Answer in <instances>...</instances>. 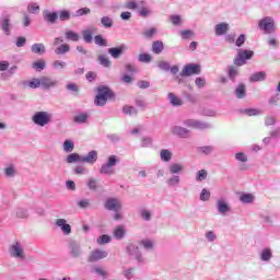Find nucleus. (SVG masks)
Returning a JSON list of instances; mask_svg holds the SVG:
<instances>
[{"label":"nucleus","mask_w":280,"mask_h":280,"mask_svg":"<svg viewBox=\"0 0 280 280\" xmlns=\"http://www.w3.org/2000/svg\"><path fill=\"white\" fill-rule=\"evenodd\" d=\"M113 18L106 15V16H103L101 19V25H103V27H105V30H110V27H113Z\"/></svg>","instance_id":"40"},{"label":"nucleus","mask_w":280,"mask_h":280,"mask_svg":"<svg viewBox=\"0 0 280 280\" xmlns=\"http://www.w3.org/2000/svg\"><path fill=\"white\" fill-rule=\"evenodd\" d=\"M86 14H91V9L81 8L79 10H77L72 16H86Z\"/></svg>","instance_id":"53"},{"label":"nucleus","mask_w":280,"mask_h":280,"mask_svg":"<svg viewBox=\"0 0 280 280\" xmlns=\"http://www.w3.org/2000/svg\"><path fill=\"white\" fill-rule=\"evenodd\" d=\"M91 272L92 275H96V277H100V279L102 280H106L108 279V277H110V273L105 270L104 267L100 266V265H95L91 268Z\"/></svg>","instance_id":"15"},{"label":"nucleus","mask_w":280,"mask_h":280,"mask_svg":"<svg viewBox=\"0 0 280 280\" xmlns=\"http://www.w3.org/2000/svg\"><path fill=\"white\" fill-rule=\"evenodd\" d=\"M94 43L95 45H98V47H108V40H106L102 35L94 36Z\"/></svg>","instance_id":"42"},{"label":"nucleus","mask_w":280,"mask_h":280,"mask_svg":"<svg viewBox=\"0 0 280 280\" xmlns=\"http://www.w3.org/2000/svg\"><path fill=\"white\" fill-rule=\"evenodd\" d=\"M0 25L5 36H10L12 34V24H10V15H2L0 19Z\"/></svg>","instance_id":"16"},{"label":"nucleus","mask_w":280,"mask_h":280,"mask_svg":"<svg viewBox=\"0 0 280 280\" xmlns=\"http://www.w3.org/2000/svg\"><path fill=\"white\" fill-rule=\"evenodd\" d=\"M180 36L184 40H187V38H191V36H194V31H190V30L180 31Z\"/></svg>","instance_id":"62"},{"label":"nucleus","mask_w":280,"mask_h":280,"mask_svg":"<svg viewBox=\"0 0 280 280\" xmlns=\"http://www.w3.org/2000/svg\"><path fill=\"white\" fill-rule=\"evenodd\" d=\"M122 275L125 277V279H133L135 278V268H128V269H124L122 270Z\"/></svg>","instance_id":"52"},{"label":"nucleus","mask_w":280,"mask_h":280,"mask_svg":"<svg viewBox=\"0 0 280 280\" xmlns=\"http://www.w3.org/2000/svg\"><path fill=\"white\" fill-rule=\"evenodd\" d=\"M258 28L264 34H275L277 27L275 26V19L272 16H265L258 22Z\"/></svg>","instance_id":"5"},{"label":"nucleus","mask_w":280,"mask_h":280,"mask_svg":"<svg viewBox=\"0 0 280 280\" xmlns=\"http://www.w3.org/2000/svg\"><path fill=\"white\" fill-rule=\"evenodd\" d=\"M43 16H44V21H46V23H50L51 25H54L56 21H58V12H51L49 10H45L43 12Z\"/></svg>","instance_id":"19"},{"label":"nucleus","mask_w":280,"mask_h":280,"mask_svg":"<svg viewBox=\"0 0 280 280\" xmlns=\"http://www.w3.org/2000/svg\"><path fill=\"white\" fill-rule=\"evenodd\" d=\"M69 51H71V46H69V44H61L55 49L57 56H65V54H69Z\"/></svg>","instance_id":"30"},{"label":"nucleus","mask_w":280,"mask_h":280,"mask_svg":"<svg viewBox=\"0 0 280 280\" xmlns=\"http://www.w3.org/2000/svg\"><path fill=\"white\" fill-rule=\"evenodd\" d=\"M106 257H108V252L96 248L90 253L88 261L89 264H95L97 261H102V259H106Z\"/></svg>","instance_id":"10"},{"label":"nucleus","mask_w":280,"mask_h":280,"mask_svg":"<svg viewBox=\"0 0 280 280\" xmlns=\"http://www.w3.org/2000/svg\"><path fill=\"white\" fill-rule=\"evenodd\" d=\"M31 51L33 54H38V56H43V54H45L46 51L45 44H42V43L33 44L31 46Z\"/></svg>","instance_id":"26"},{"label":"nucleus","mask_w":280,"mask_h":280,"mask_svg":"<svg viewBox=\"0 0 280 280\" xmlns=\"http://www.w3.org/2000/svg\"><path fill=\"white\" fill-rule=\"evenodd\" d=\"M119 163V159L117 155H109L107 159V163L103 164L100 168V174H114L113 167Z\"/></svg>","instance_id":"8"},{"label":"nucleus","mask_w":280,"mask_h":280,"mask_svg":"<svg viewBox=\"0 0 280 280\" xmlns=\"http://www.w3.org/2000/svg\"><path fill=\"white\" fill-rule=\"evenodd\" d=\"M113 234L115 240H124V237H126V226L124 225L116 226Z\"/></svg>","instance_id":"25"},{"label":"nucleus","mask_w":280,"mask_h":280,"mask_svg":"<svg viewBox=\"0 0 280 280\" xmlns=\"http://www.w3.org/2000/svg\"><path fill=\"white\" fill-rule=\"evenodd\" d=\"M167 187H178L180 185V176L173 175L166 180Z\"/></svg>","instance_id":"32"},{"label":"nucleus","mask_w":280,"mask_h":280,"mask_svg":"<svg viewBox=\"0 0 280 280\" xmlns=\"http://www.w3.org/2000/svg\"><path fill=\"white\" fill-rule=\"evenodd\" d=\"M168 170H170V174H173V176H175V174H180V172H183L184 167L182 164L174 163V164L170 165Z\"/></svg>","instance_id":"39"},{"label":"nucleus","mask_w":280,"mask_h":280,"mask_svg":"<svg viewBox=\"0 0 280 280\" xmlns=\"http://www.w3.org/2000/svg\"><path fill=\"white\" fill-rule=\"evenodd\" d=\"M229 32V23L221 22L214 26L215 36H224Z\"/></svg>","instance_id":"21"},{"label":"nucleus","mask_w":280,"mask_h":280,"mask_svg":"<svg viewBox=\"0 0 280 280\" xmlns=\"http://www.w3.org/2000/svg\"><path fill=\"white\" fill-rule=\"evenodd\" d=\"M141 245L145 250H152L154 248V243L150 240H142Z\"/></svg>","instance_id":"56"},{"label":"nucleus","mask_w":280,"mask_h":280,"mask_svg":"<svg viewBox=\"0 0 280 280\" xmlns=\"http://www.w3.org/2000/svg\"><path fill=\"white\" fill-rule=\"evenodd\" d=\"M242 113L247 115V117H257V115H261V110L255 108H246L243 109Z\"/></svg>","instance_id":"44"},{"label":"nucleus","mask_w":280,"mask_h":280,"mask_svg":"<svg viewBox=\"0 0 280 280\" xmlns=\"http://www.w3.org/2000/svg\"><path fill=\"white\" fill-rule=\"evenodd\" d=\"M15 215L20 220H27L30 218V212H27V209L25 208H18L15 210Z\"/></svg>","instance_id":"34"},{"label":"nucleus","mask_w":280,"mask_h":280,"mask_svg":"<svg viewBox=\"0 0 280 280\" xmlns=\"http://www.w3.org/2000/svg\"><path fill=\"white\" fill-rule=\"evenodd\" d=\"M183 124L187 128H194L195 130H209L213 128L211 124L205 122L202 120H196V119H186L183 121Z\"/></svg>","instance_id":"7"},{"label":"nucleus","mask_w":280,"mask_h":280,"mask_svg":"<svg viewBox=\"0 0 280 280\" xmlns=\"http://www.w3.org/2000/svg\"><path fill=\"white\" fill-rule=\"evenodd\" d=\"M171 132L174 137H178V139H189V137H191L189 129L178 125L172 127Z\"/></svg>","instance_id":"11"},{"label":"nucleus","mask_w":280,"mask_h":280,"mask_svg":"<svg viewBox=\"0 0 280 280\" xmlns=\"http://www.w3.org/2000/svg\"><path fill=\"white\" fill-rule=\"evenodd\" d=\"M66 162L71 163H82V155L79 153H71L66 158Z\"/></svg>","instance_id":"31"},{"label":"nucleus","mask_w":280,"mask_h":280,"mask_svg":"<svg viewBox=\"0 0 280 280\" xmlns=\"http://www.w3.org/2000/svg\"><path fill=\"white\" fill-rule=\"evenodd\" d=\"M140 215L145 222H150V220H152V212L148 209H142L140 211Z\"/></svg>","instance_id":"50"},{"label":"nucleus","mask_w":280,"mask_h":280,"mask_svg":"<svg viewBox=\"0 0 280 280\" xmlns=\"http://www.w3.org/2000/svg\"><path fill=\"white\" fill-rule=\"evenodd\" d=\"M30 89H38L40 86V79H33L32 81L26 82Z\"/></svg>","instance_id":"57"},{"label":"nucleus","mask_w":280,"mask_h":280,"mask_svg":"<svg viewBox=\"0 0 280 280\" xmlns=\"http://www.w3.org/2000/svg\"><path fill=\"white\" fill-rule=\"evenodd\" d=\"M75 149V144L71 140L63 141V152L71 153Z\"/></svg>","instance_id":"43"},{"label":"nucleus","mask_w":280,"mask_h":280,"mask_svg":"<svg viewBox=\"0 0 280 280\" xmlns=\"http://www.w3.org/2000/svg\"><path fill=\"white\" fill-rule=\"evenodd\" d=\"M67 40H72L73 43H78L80 40V35L73 31L66 32Z\"/></svg>","instance_id":"45"},{"label":"nucleus","mask_w":280,"mask_h":280,"mask_svg":"<svg viewBox=\"0 0 280 280\" xmlns=\"http://www.w3.org/2000/svg\"><path fill=\"white\" fill-rule=\"evenodd\" d=\"M163 49H165V45L162 40H155L152 43L153 54H156L159 56L160 54H163Z\"/></svg>","instance_id":"27"},{"label":"nucleus","mask_w":280,"mask_h":280,"mask_svg":"<svg viewBox=\"0 0 280 280\" xmlns=\"http://www.w3.org/2000/svg\"><path fill=\"white\" fill-rule=\"evenodd\" d=\"M240 200L244 205H250V202H253V200H255V197L252 194H243V195H241Z\"/></svg>","instance_id":"46"},{"label":"nucleus","mask_w":280,"mask_h":280,"mask_svg":"<svg viewBox=\"0 0 280 280\" xmlns=\"http://www.w3.org/2000/svg\"><path fill=\"white\" fill-rule=\"evenodd\" d=\"M168 101L175 107L183 106V98L176 96L174 93H168Z\"/></svg>","instance_id":"29"},{"label":"nucleus","mask_w":280,"mask_h":280,"mask_svg":"<svg viewBox=\"0 0 280 280\" xmlns=\"http://www.w3.org/2000/svg\"><path fill=\"white\" fill-rule=\"evenodd\" d=\"M124 51H128V46L126 44H121L118 47L108 48L107 50L109 56H112V58L115 60L121 58V56H124Z\"/></svg>","instance_id":"13"},{"label":"nucleus","mask_w":280,"mask_h":280,"mask_svg":"<svg viewBox=\"0 0 280 280\" xmlns=\"http://www.w3.org/2000/svg\"><path fill=\"white\" fill-rule=\"evenodd\" d=\"M74 124H86L89 121V114L81 113L73 117Z\"/></svg>","instance_id":"33"},{"label":"nucleus","mask_w":280,"mask_h":280,"mask_svg":"<svg viewBox=\"0 0 280 280\" xmlns=\"http://www.w3.org/2000/svg\"><path fill=\"white\" fill-rule=\"evenodd\" d=\"M54 120V114L49 112H35L32 116V121L35 126H39V128H45V126H49Z\"/></svg>","instance_id":"3"},{"label":"nucleus","mask_w":280,"mask_h":280,"mask_svg":"<svg viewBox=\"0 0 280 280\" xmlns=\"http://www.w3.org/2000/svg\"><path fill=\"white\" fill-rule=\"evenodd\" d=\"M200 65L196 63H188L184 66L180 77L182 78H189L190 75H200Z\"/></svg>","instance_id":"9"},{"label":"nucleus","mask_w":280,"mask_h":280,"mask_svg":"<svg viewBox=\"0 0 280 280\" xmlns=\"http://www.w3.org/2000/svg\"><path fill=\"white\" fill-rule=\"evenodd\" d=\"M121 207H122L121 201H119V199H117V198H108L104 205V208L107 211H114V212L119 211L121 209Z\"/></svg>","instance_id":"14"},{"label":"nucleus","mask_w":280,"mask_h":280,"mask_svg":"<svg viewBox=\"0 0 280 280\" xmlns=\"http://www.w3.org/2000/svg\"><path fill=\"white\" fill-rule=\"evenodd\" d=\"M209 175V173L207 172V170H200L197 174H196V180L198 183H202V180H207V176Z\"/></svg>","instance_id":"49"},{"label":"nucleus","mask_w":280,"mask_h":280,"mask_svg":"<svg viewBox=\"0 0 280 280\" xmlns=\"http://www.w3.org/2000/svg\"><path fill=\"white\" fill-rule=\"evenodd\" d=\"M255 56V51L247 50V49H241L238 50L236 57L233 59L234 66H228L226 73L229 80L231 82H236L237 77L240 75V68L237 67H244L246 65L247 60H250Z\"/></svg>","instance_id":"1"},{"label":"nucleus","mask_w":280,"mask_h":280,"mask_svg":"<svg viewBox=\"0 0 280 280\" xmlns=\"http://www.w3.org/2000/svg\"><path fill=\"white\" fill-rule=\"evenodd\" d=\"M139 62H145V63H150L152 62V55L150 54H140L138 57Z\"/></svg>","instance_id":"51"},{"label":"nucleus","mask_w":280,"mask_h":280,"mask_svg":"<svg viewBox=\"0 0 280 280\" xmlns=\"http://www.w3.org/2000/svg\"><path fill=\"white\" fill-rule=\"evenodd\" d=\"M126 253L129 255V257H132L133 259H137L139 264L143 261V256L141 255V252L139 250V246L129 243L126 247Z\"/></svg>","instance_id":"12"},{"label":"nucleus","mask_w":280,"mask_h":280,"mask_svg":"<svg viewBox=\"0 0 280 280\" xmlns=\"http://www.w3.org/2000/svg\"><path fill=\"white\" fill-rule=\"evenodd\" d=\"M108 100H115V92L106 85L97 88V94L94 98L95 106H106Z\"/></svg>","instance_id":"2"},{"label":"nucleus","mask_w":280,"mask_h":280,"mask_svg":"<svg viewBox=\"0 0 280 280\" xmlns=\"http://www.w3.org/2000/svg\"><path fill=\"white\" fill-rule=\"evenodd\" d=\"M68 253L72 259H80L84 255V249H82L80 242L72 240L68 243Z\"/></svg>","instance_id":"6"},{"label":"nucleus","mask_w":280,"mask_h":280,"mask_svg":"<svg viewBox=\"0 0 280 280\" xmlns=\"http://www.w3.org/2000/svg\"><path fill=\"white\" fill-rule=\"evenodd\" d=\"M67 68V62L61 61V60H56L52 62V69H66Z\"/></svg>","instance_id":"60"},{"label":"nucleus","mask_w":280,"mask_h":280,"mask_svg":"<svg viewBox=\"0 0 280 280\" xmlns=\"http://www.w3.org/2000/svg\"><path fill=\"white\" fill-rule=\"evenodd\" d=\"M96 242L100 246L103 244H110V236L103 234L96 240Z\"/></svg>","instance_id":"54"},{"label":"nucleus","mask_w":280,"mask_h":280,"mask_svg":"<svg viewBox=\"0 0 280 280\" xmlns=\"http://www.w3.org/2000/svg\"><path fill=\"white\" fill-rule=\"evenodd\" d=\"M217 209H218V212L220 213V215H225L226 213H229V211H231L229 203H226V201H224V199H219L217 201Z\"/></svg>","instance_id":"20"},{"label":"nucleus","mask_w":280,"mask_h":280,"mask_svg":"<svg viewBox=\"0 0 280 280\" xmlns=\"http://www.w3.org/2000/svg\"><path fill=\"white\" fill-rule=\"evenodd\" d=\"M9 255L13 259H19L20 261H24L25 259V247L21 241H15L9 246Z\"/></svg>","instance_id":"4"},{"label":"nucleus","mask_w":280,"mask_h":280,"mask_svg":"<svg viewBox=\"0 0 280 280\" xmlns=\"http://www.w3.org/2000/svg\"><path fill=\"white\" fill-rule=\"evenodd\" d=\"M272 259V250L270 248H265L260 253V260L261 261H270Z\"/></svg>","instance_id":"35"},{"label":"nucleus","mask_w":280,"mask_h":280,"mask_svg":"<svg viewBox=\"0 0 280 280\" xmlns=\"http://www.w3.org/2000/svg\"><path fill=\"white\" fill-rule=\"evenodd\" d=\"M26 43H27V39L23 36H20L16 38L15 46L16 47H25Z\"/></svg>","instance_id":"64"},{"label":"nucleus","mask_w":280,"mask_h":280,"mask_svg":"<svg viewBox=\"0 0 280 280\" xmlns=\"http://www.w3.org/2000/svg\"><path fill=\"white\" fill-rule=\"evenodd\" d=\"M93 32H95V28H88L82 32L83 40L88 45L93 43Z\"/></svg>","instance_id":"28"},{"label":"nucleus","mask_w":280,"mask_h":280,"mask_svg":"<svg viewBox=\"0 0 280 280\" xmlns=\"http://www.w3.org/2000/svg\"><path fill=\"white\" fill-rule=\"evenodd\" d=\"M211 198V192L207 190V188H203L200 192L199 199L202 200V202H207Z\"/></svg>","instance_id":"55"},{"label":"nucleus","mask_w":280,"mask_h":280,"mask_svg":"<svg viewBox=\"0 0 280 280\" xmlns=\"http://www.w3.org/2000/svg\"><path fill=\"white\" fill-rule=\"evenodd\" d=\"M98 62L102 67H105V69H110V65H113V62L110 61V59H108V57H106V55H100Z\"/></svg>","instance_id":"36"},{"label":"nucleus","mask_w":280,"mask_h":280,"mask_svg":"<svg viewBox=\"0 0 280 280\" xmlns=\"http://www.w3.org/2000/svg\"><path fill=\"white\" fill-rule=\"evenodd\" d=\"M234 95L237 100H244L246 97V85L244 83L238 84L234 91Z\"/></svg>","instance_id":"23"},{"label":"nucleus","mask_w":280,"mask_h":280,"mask_svg":"<svg viewBox=\"0 0 280 280\" xmlns=\"http://www.w3.org/2000/svg\"><path fill=\"white\" fill-rule=\"evenodd\" d=\"M86 186L90 191H97V179L90 177L86 182Z\"/></svg>","instance_id":"47"},{"label":"nucleus","mask_w":280,"mask_h":280,"mask_svg":"<svg viewBox=\"0 0 280 280\" xmlns=\"http://www.w3.org/2000/svg\"><path fill=\"white\" fill-rule=\"evenodd\" d=\"M266 71L255 72L249 77V82H264L266 80Z\"/></svg>","instance_id":"24"},{"label":"nucleus","mask_w":280,"mask_h":280,"mask_svg":"<svg viewBox=\"0 0 280 280\" xmlns=\"http://www.w3.org/2000/svg\"><path fill=\"white\" fill-rule=\"evenodd\" d=\"M158 67L159 69H161V71H170V68H171L170 62L164 60L159 61Z\"/></svg>","instance_id":"61"},{"label":"nucleus","mask_w":280,"mask_h":280,"mask_svg":"<svg viewBox=\"0 0 280 280\" xmlns=\"http://www.w3.org/2000/svg\"><path fill=\"white\" fill-rule=\"evenodd\" d=\"M197 150L201 154H205L206 156H209V154H212L213 150H215V147H213V145H203V147H199Z\"/></svg>","instance_id":"41"},{"label":"nucleus","mask_w":280,"mask_h":280,"mask_svg":"<svg viewBox=\"0 0 280 280\" xmlns=\"http://www.w3.org/2000/svg\"><path fill=\"white\" fill-rule=\"evenodd\" d=\"M97 162V151L92 150L86 155L81 156V163H89L93 165V163Z\"/></svg>","instance_id":"18"},{"label":"nucleus","mask_w":280,"mask_h":280,"mask_svg":"<svg viewBox=\"0 0 280 280\" xmlns=\"http://www.w3.org/2000/svg\"><path fill=\"white\" fill-rule=\"evenodd\" d=\"M122 113L125 115H129L130 117H137L138 110L136 109L135 106L125 105L122 107Z\"/></svg>","instance_id":"37"},{"label":"nucleus","mask_w":280,"mask_h":280,"mask_svg":"<svg viewBox=\"0 0 280 280\" xmlns=\"http://www.w3.org/2000/svg\"><path fill=\"white\" fill-rule=\"evenodd\" d=\"M56 226H59V229L62 231L63 235H71V225L69 223H67V220L57 219Z\"/></svg>","instance_id":"17"},{"label":"nucleus","mask_w":280,"mask_h":280,"mask_svg":"<svg viewBox=\"0 0 280 280\" xmlns=\"http://www.w3.org/2000/svg\"><path fill=\"white\" fill-rule=\"evenodd\" d=\"M236 161H240L241 163H247L248 162V156L245 155L244 152H238L235 154Z\"/></svg>","instance_id":"59"},{"label":"nucleus","mask_w":280,"mask_h":280,"mask_svg":"<svg viewBox=\"0 0 280 280\" xmlns=\"http://www.w3.org/2000/svg\"><path fill=\"white\" fill-rule=\"evenodd\" d=\"M161 161H164V163H170L172 161V153L167 149H162L160 152Z\"/></svg>","instance_id":"38"},{"label":"nucleus","mask_w":280,"mask_h":280,"mask_svg":"<svg viewBox=\"0 0 280 280\" xmlns=\"http://www.w3.org/2000/svg\"><path fill=\"white\" fill-rule=\"evenodd\" d=\"M69 19H71V13L69 11L67 10L60 11L59 21H69Z\"/></svg>","instance_id":"58"},{"label":"nucleus","mask_w":280,"mask_h":280,"mask_svg":"<svg viewBox=\"0 0 280 280\" xmlns=\"http://www.w3.org/2000/svg\"><path fill=\"white\" fill-rule=\"evenodd\" d=\"M47 67V63L45 60H38L33 62L32 68L35 69V71H43Z\"/></svg>","instance_id":"48"},{"label":"nucleus","mask_w":280,"mask_h":280,"mask_svg":"<svg viewBox=\"0 0 280 280\" xmlns=\"http://www.w3.org/2000/svg\"><path fill=\"white\" fill-rule=\"evenodd\" d=\"M28 12H31V14H35V12H38V10H40V7L34 2L30 3L27 7Z\"/></svg>","instance_id":"63"},{"label":"nucleus","mask_w":280,"mask_h":280,"mask_svg":"<svg viewBox=\"0 0 280 280\" xmlns=\"http://www.w3.org/2000/svg\"><path fill=\"white\" fill-rule=\"evenodd\" d=\"M39 80L40 86H43V89H54V86L58 84V81H54L49 77H42Z\"/></svg>","instance_id":"22"}]
</instances>
